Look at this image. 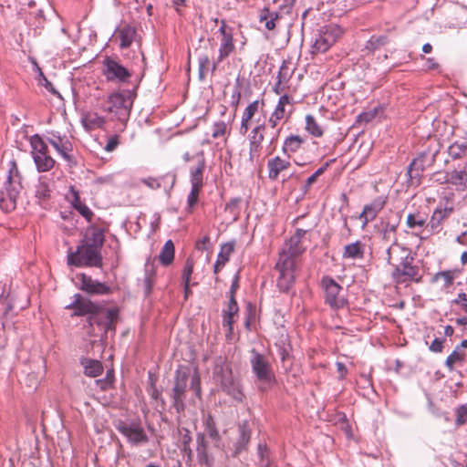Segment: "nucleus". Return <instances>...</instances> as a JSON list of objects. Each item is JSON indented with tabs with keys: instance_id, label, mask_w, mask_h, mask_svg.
I'll return each instance as SVG.
<instances>
[{
	"instance_id": "nucleus-10",
	"label": "nucleus",
	"mask_w": 467,
	"mask_h": 467,
	"mask_svg": "<svg viewBox=\"0 0 467 467\" xmlns=\"http://www.w3.org/2000/svg\"><path fill=\"white\" fill-rule=\"evenodd\" d=\"M342 33V29L336 25H327L321 27L316 35L311 47V53H325L337 42Z\"/></svg>"
},
{
	"instance_id": "nucleus-48",
	"label": "nucleus",
	"mask_w": 467,
	"mask_h": 467,
	"mask_svg": "<svg viewBox=\"0 0 467 467\" xmlns=\"http://www.w3.org/2000/svg\"><path fill=\"white\" fill-rule=\"evenodd\" d=\"M453 211L452 207L437 208L431 217V222L436 221V223H441L445 218H447Z\"/></svg>"
},
{
	"instance_id": "nucleus-56",
	"label": "nucleus",
	"mask_w": 467,
	"mask_h": 467,
	"mask_svg": "<svg viewBox=\"0 0 467 467\" xmlns=\"http://www.w3.org/2000/svg\"><path fill=\"white\" fill-rule=\"evenodd\" d=\"M400 248H406L405 246H402L399 244H390L388 248H387V251H386V254H387V264L389 265H392V254L393 253H397L399 252L400 253Z\"/></svg>"
},
{
	"instance_id": "nucleus-33",
	"label": "nucleus",
	"mask_w": 467,
	"mask_h": 467,
	"mask_svg": "<svg viewBox=\"0 0 467 467\" xmlns=\"http://www.w3.org/2000/svg\"><path fill=\"white\" fill-rule=\"evenodd\" d=\"M204 427H205V437L208 436L210 439H212L214 442L215 446H218L221 436L219 434V431L217 430L215 421L211 414H208L207 417L204 420Z\"/></svg>"
},
{
	"instance_id": "nucleus-38",
	"label": "nucleus",
	"mask_w": 467,
	"mask_h": 467,
	"mask_svg": "<svg viewBox=\"0 0 467 467\" xmlns=\"http://www.w3.org/2000/svg\"><path fill=\"white\" fill-rule=\"evenodd\" d=\"M258 100H255L245 109L242 119L241 132L245 133L248 130L249 123L258 110Z\"/></svg>"
},
{
	"instance_id": "nucleus-6",
	"label": "nucleus",
	"mask_w": 467,
	"mask_h": 467,
	"mask_svg": "<svg viewBox=\"0 0 467 467\" xmlns=\"http://www.w3.org/2000/svg\"><path fill=\"white\" fill-rule=\"evenodd\" d=\"M67 264L77 267H102L100 250L81 243L75 252H68Z\"/></svg>"
},
{
	"instance_id": "nucleus-20",
	"label": "nucleus",
	"mask_w": 467,
	"mask_h": 467,
	"mask_svg": "<svg viewBox=\"0 0 467 467\" xmlns=\"http://www.w3.org/2000/svg\"><path fill=\"white\" fill-rule=\"evenodd\" d=\"M192 159L196 160V167L192 169L191 183L192 186H197L202 188L203 186V172L206 167L205 158L203 152L201 151L194 155Z\"/></svg>"
},
{
	"instance_id": "nucleus-52",
	"label": "nucleus",
	"mask_w": 467,
	"mask_h": 467,
	"mask_svg": "<svg viewBox=\"0 0 467 467\" xmlns=\"http://www.w3.org/2000/svg\"><path fill=\"white\" fill-rule=\"evenodd\" d=\"M329 161H327L322 167L317 169L311 176H309L306 182V188H309L313 183L317 182L318 176L323 174L329 166Z\"/></svg>"
},
{
	"instance_id": "nucleus-36",
	"label": "nucleus",
	"mask_w": 467,
	"mask_h": 467,
	"mask_svg": "<svg viewBox=\"0 0 467 467\" xmlns=\"http://www.w3.org/2000/svg\"><path fill=\"white\" fill-rule=\"evenodd\" d=\"M389 43V36L387 35L372 36L366 43L365 49L368 52H375L382 47Z\"/></svg>"
},
{
	"instance_id": "nucleus-19",
	"label": "nucleus",
	"mask_w": 467,
	"mask_h": 467,
	"mask_svg": "<svg viewBox=\"0 0 467 467\" xmlns=\"http://www.w3.org/2000/svg\"><path fill=\"white\" fill-rule=\"evenodd\" d=\"M104 242V230L95 225H91L87 228L84 238L81 240L82 244L99 250H101Z\"/></svg>"
},
{
	"instance_id": "nucleus-50",
	"label": "nucleus",
	"mask_w": 467,
	"mask_h": 467,
	"mask_svg": "<svg viewBox=\"0 0 467 467\" xmlns=\"http://www.w3.org/2000/svg\"><path fill=\"white\" fill-rule=\"evenodd\" d=\"M241 199L234 198L231 200L225 206V212H229L232 214L234 220H236L239 214L238 209Z\"/></svg>"
},
{
	"instance_id": "nucleus-34",
	"label": "nucleus",
	"mask_w": 467,
	"mask_h": 467,
	"mask_svg": "<svg viewBox=\"0 0 467 467\" xmlns=\"http://www.w3.org/2000/svg\"><path fill=\"white\" fill-rule=\"evenodd\" d=\"M447 152L452 160H460L466 157L467 141H454L448 147Z\"/></svg>"
},
{
	"instance_id": "nucleus-24",
	"label": "nucleus",
	"mask_w": 467,
	"mask_h": 467,
	"mask_svg": "<svg viewBox=\"0 0 467 467\" xmlns=\"http://www.w3.org/2000/svg\"><path fill=\"white\" fill-rule=\"evenodd\" d=\"M116 34L120 40L119 47L121 49L130 47L137 36L136 28L130 25H124L118 28Z\"/></svg>"
},
{
	"instance_id": "nucleus-57",
	"label": "nucleus",
	"mask_w": 467,
	"mask_h": 467,
	"mask_svg": "<svg viewBox=\"0 0 467 467\" xmlns=\"http://www.w3.org/2000/svg\"><path fill=\"white\" fill-rule=\"evenodd\" d=\"M39 70V83L44 86L49 92L52 94H58V92L55 89L52 83L44 76L43 72L38 68Z\"/></svg>"
},
{
	"instance_id": "nucleus-27",
	"label": "nucleus",
	"mask_w": 467,
	"mask_h": 467,
	"mask_svg": "<svg viewBox=\"0 0 467 467\" xmlns=\"http://www.w3.org/2000/svg\"><path fill=\"white\" fill-rule=\"evenodd\" d=\"M290 163L280 157H275L268 161V177L271 180H275L281 171L288 168Z\"/></svg>"
},
{
	"instance_id": "nucleus-46",
	"label": "nucleus",
	"mask_w": 467,
	"mask_h": 467,
	"mask_svg": "<svg viewBox=\"0 0 467 467\" xmlns=\"http://www.w3.org/2000/svg\"><path fill=\"white\" fill-rule=\"evenodd\" d=\"M238 312V306H228L227 311H225L223 316V324L224 327H228L229 331L233 330V317Z\"/></svg>"
},
{
	"instance_id": "nucleus-51",
	"label": "nucleus",
	"mask_w": 467,
	"mask_h": 467,
	"mask_svg": "<svg viewBox=\"0 0 467 467\" xmlns=\"http://www.w3.org/2000/svg\"><path fill=\"white\" fill-rule=\"evenodd\" d=\"M456 425L467 424V404L460 406L456 410Z\"/></svg>"
},
{
	"instance_id": "nucleus-63",
	"label": "nucleus",
	"mask_w": 467,
	"mask_h": 467,
	"mask_svg": "<svg viewBox=\"0 0 467 467\" xmlns=\"http://www.w3.org/2000/svg\"><path fill=\"white\" fill-rule=\"evenodd\" d=\"M275 383V376L273 372L268 369L267 365L265 363V387L272 386Z\"/></svg>"
},
{
	"instance_id": "nucleus-31",
	"label": "nucleus",
	"mask_w": 467,
	"mask_h": 467,
	"mask_svg": "<svg viewBox=\"0 0 467 467\" xmlns=\"http://www.w3.org/2000/svg\"><path fill=\"white\" fill-rule=\"evenodd\" d=\"M386 201L382 197H377L370 203L366 204L363 208V214L368 215V219H375L378 213L384 208Z\"/></svg>"
},
{
	"instance_id": "nucleus-39",
	"label": "nucleus",
	"mask_w": 467,
	"mask_h": 467,
	"mask_svg": "<svg viewBox=\"0 0 467 467\" xmlns=\"http://www.w3.org/2000/svg\"><path fill=\"white\" fill-rule=\"evenodd\" d=\"M448 182L462 188V190L467 189V171H453L448 176Z\"/></svg>"
},
{
	"instance_id": "nucleus-54",
	"label": "nucleus",
	"mask_w": 467,
	"mask_h": 467,
	"mask_svg": "<svg viewBox=\"0 0 467 467\" xmlns=\"http://www.w3.org/2000/svg\"><path fill=\"white\" fill-rule=\"evenodd\" d=\"M201 190H202L201 187L192 186V190H191L190 194L188 195V200H187L189 207H192L193 205L196 204V202H198L199 193H200Z\"/></svg>"
},
{
	"instance_id": "nucleus-21",
	"label": "nucleus",
	"mask_w": 467,
	"mask_h": 467,
	"mask_svg": "<svg viewBox=\"0 0 467 467\" xmlns=\"http://www.w3.org/2000/svg\"><path fill=\"white\" fill-rule=\"evenodd\" d=\"M196 441V452L199 463L204 464L207 467H212L213 459L209 453V445L206 441L205 434L197 433Z\"/></svg>"
},
{
	"instance_id": "nucleus-37",
	"label": "nucleus",
	"mask_w": 467,
	"mask_h": 467,
	"mask_svg": "<svg viewBox=\"0 0 467 467\" xmlns=\"http://www.w3.org/2000/svg\"><path fill=\"white\" fill-rule=\"evenodd\" d=\"M275 347L277 348L281 360L284 361L288 357L291 350L288 335L282 333L279 339L275 342Z\"/></svg>"
},
{
	"instance_id": "nucleus-2",
	"label": "nucleus",
	"mask_w": 467,
	"mask_h": 467,
	"mask_svg": "<svg viewBox=\"0 0 467 467\" xmlns=\"http://www.w3.org/2000/svg\"><path fill=\"white\" fill-rule=\"evenodd\" d=\"M189 379L191 380L190 388L193 390L195 396L199 399L202 396L201 377L198 369L195 368L192 373L190 368L181 366L175 371L174 385L171 393L172 407L179 414L185 410L184 400Z\"/></svg>"
},
{
	"instance_id": "nucleus-1",
	"label": "nucleus",
	"mask_w": 467,
	"mask_h": 467,
	"mask_svg": "<svg viewBox=\"0 0 467 467\" xmlns=\"http://www.w3.org/2000/svg\"><path fill=\"white\" fill-rule=\"evenodd\" d=\"M287 249L279 254V259L275 264V269L279 272L277 286L280 291L287 292L295 284L298 269V257L306 251L297 237H290Z\"/></svg>"
},
{
	"instance_id": "nucleus-32",
	"label": "nucleus",
	"mask_w": 467,
	"mask_h": 467,
	"mask_svg": "<svg viewBox=\"0 0 467 467\" xmlns=\"http://www.w3.org/2000/svg\"><path fill=\"white\" fill-rule=\"evenodd\" d=\"M73 193L72 205L73 207L88 222L93 218L92 211L81 202L78 192L73 188L71 189Z\"/></svg>"
},
{
	"instance_id": "nucleus-22",
	"label": "nucleus",
	"mask_w": 467,
	"mask_h": 467,
	"mask_svg": "<svg viewBox=\"0 0 467 467\" xmlns=\"http://www.w3.org/2000/svg\"><path fill=\"white\" fill-rule=\"evenodd\" d=\"M424 158L425 154H421L417 158L413 159V161L410 163L407 170V175L409 177L408 182H410V184H420V176L422 171H424Z\"/></svg>"
},
{
	"instance_id": "nucleus-30",
	"label": "nucleus",
	"mask_w": 467,
	"mask_h": 467,
	"mask_svg": "<svg viewBox=\"0 0 467 467\" xmlns=\"http://www.w3.org/2000/svg\"><path fill=\"white\" fill-rule=\"evenodd\" d=\"M81 364L84 367V373L88 377L96 378L103 372V366L99 360L86 358L81 361Z\"/></svg>"
},
{
	"instance_id": "nucleus-64",
	"label": "nucleus",
	"mask_w": 467,
	"mask_h": 467,
	"mask_svg": "<svg viewBox=\"0 0 467 467\" xmlns=\"http://www.w3.org/2000/svg\"><path fill=\"white\" fill-rule=\"evenodd\" d=\"M246 309H247L248 315L245 319V327L248 329H251V325L254 318V307L252 306V304L249 303L246 306Z\"/></svg>"
},
{
	"instance_id": "nucleus-35",
	"label": "nucleus",
	"mask_w": 467,
	"mask_h": 467,
	"mask_svg": "<svg viewBox=\"0 0 467 467\" xmlns=\"http://www.w3.org/2000/svg\"><path fill=\"white\" fill-rule=\"evenodd\" d=\"M306 142V140L299 135H290L284 142L283 150L285 152H296L301 146Z\"/></svg>"
},
{
	"instance_id": "nucleus-40",
	"label": "nucleus",
	"mask_w": 467,
	"mask_h": 467,
	"mask_svg": "<svg viewBox=\"0 0 467 467\" xmlns=\"http://www.w3.org/2000/svg\"><path fill=\"white\" fill-rule=\"evenodd\" d=\"M466 353L460 349V347H456L455 349L448 356L445 366L449 370L453 369V366L456 363L462 364L465 360Z\"/></svg>"
},
{
	"instance_id": "nucleus-43",
	"label": "nucleus",
	"mask_w": 467,
	"mask_h": 467,
	"mask_svg": "<svg viewBox=\"0 0 467 467\" xmlns=\"http://www.w3.org/2000/svg\"><path fill=\"white\" fill-rule=\"evenodd\" d=\"M252 358H251V364L253 366V369L255 372L257 378L259 379H263V356L253 349L251 351Z\"/></svg>"
},
{
	"instance_id": "nucleus-7",
	"label": "nucleus",
	"mask_w": 467,
	"mask_h": 467,
	"mask_svg": "<svg viewBox=\"0 0 467 467\" xmlns=\"http://www.w3.org/2000/svg\"><path fill=\"white\" fill-rule=\"evenodd\" d=\"M214 379L222 390L237 401L243 400V391L239 381L234 377L232 369L226 365H216L214 368Z\"/></svg>"
},
{
	"instance_id": "nucleus-29",
	"label": "nucleus",
	"mask_w": 467,
	"mask_h": 467,
	"mask_svg": "<svg viewBox=\"0 0 467 467\" xmlns=\"http://www.w3.org/2000/svg\"><path fill=\"white\" fill-rule=\"evenodd\" d=\"M461 274V270L454 268L445 271H440L436 273L431 279L432 284L437 283L440 278L444 280V287H450L454 281V278L457 277Z\"/></svg>"
},
{
	"instance_id": "nucleus-26",
	"label": "nucleus",
	"mask_w": 467,
	"mask_h": 467,
	"mask_svg": "<svg viewBox=\"0 0 467 467\" xmlns=\"http://www.w3.org/2000/svg\"><path fill=\"white\" fill-rule=\"evenodd\" d=\"M342 257L345 259H362L364 257V244L360 241L345 245Z\"/></svg>"
},
{
	"instance_id": "nucleus-55",
	"label": "nucleus",
	"mask_w": 467,
	"mask_h": 467,
	"mask_svg": "<svg viewBox=\"0 0 467 467\" xmlns=\"http://www.w3.org/2000/svg\"><path fill=\"white\" fill-rule=\"evenodd\" d=\"M193 271V261L192 259H187L184 268H183V281L184 283H190V278Z\"/></svg>"
},
{
	"instance_id": "nucleus-3",
	"label": "nucleus",
	"mask_w": 467,
	"mask_h": 467,
	"mask_svg": "<svg viewBox=\"0 0 467 467\" xmlns=\"http://www.w3.org/2000/svg\"><path fill=\"white\" fill-rule=\"evenodd\" d=\"M400 260L399 264L392 265V272L390 274L392 281L396 285H403L409 283L420 284L423 279V272L415 263L410 249L400 248Z\"/></svg>"
},
{
	"instance_id": "nucleus-8",
	"label": "nucleus",
	"mask_w": 467,
	"mask_h": 467,
	"mask_svg": "<svg viewBox=\"0 0 467 467\" xmlns=\"http://www.w3.org/2000/svg\"><path fill=\"white\" fill-rule=\"evenodd\" d=\"M107 103L109 107L106 110L114 114L119 121L124 123L129 119L133 104L131 92L128 90L114 92L109 96Z\"/></svg>"
},
{
	"instance_id": "nucleus-44",
	"label": "nucleus",
	"mask_w": 467,
	"mask_h": 467,
	"mask_svg": "<svg viewBox=\"0 0 467 467\" xmlns=\"http://www.w3.org/2000/svg\"><path fill=\"white\" fill-rule=\"evenodd\" d=\"M426 224V219L419 213H410L407 217V225L410 229L422 230Z\"/></svg>"
},
{
	"instance_id": "nucleus-62",
	"label": "nucleus",
	"mask_w": 467,
	"mask_h": 467,
	"mask_svg": "<svg viewBox=\"0 0 467 467\" xmlns=\"http://www.w3.org/2000/svg\"><path fill=\"white\" fill-rule=\"evenodd\" d=\"M443 341L444 339L435 338L430 346V350L435 353L441 352L443 348Z\"/></svg>"
},
{
	"instance_id": "nucleus-17",
	"label": "nucleus",
	"mask_w": 467,
	"mask_h": 467,
	"mask_svg": "<svg viewBox=\"0 0 467 467\" xmlns=\"http://www.w3.org/2000/svg\"><path fill=\"white\" fill-rule=\"evenodd\" d=\"M220 33L223 36L220 49H219V57L217 62H214L212 67V71H214L217 64L222 61L223 58L228 57L234 50V45L233 40L232 33L226 31V26L224 22H223L222 26L219 29Z\"/></svg>"
},
{
	"instance_id": "nucleus-23",
	"label": "nucleus",
	"mask_w": 467,
	"mask_h": 467,
	"mask_svg": "<svg viewBox=\"0 0 467 467\" xmlns=\"http://www.w3.org/2000/svg\"><path fill=\"white\" fill-rule=\"evenodd\" d=\"M251 438V430L246 422L240 424L237 429V437L234 441V456L238 455L246 446Z\"/></svg>"
},
{
	"instance_id": "nucleus-15",
	"label": "nucleus",
	"mask_w": 467,
	"mask_h": 467,
	"mask_svg": "<svg viewBox=\"0 0 467 467\" xmlns=\"http://www.w3.org/2000/svg\"><path fill=\"white\" fill-rule=\"evenodd\" d=\"M67 308L74 310L72 316L81 317L86 315L91 316L99 308V306L77 294L75 300Z\"/></svg>"
},
{
	"instance_id": "nucleus-14",
	"label": "nucleus",
	"mask_w": 467,
	"mask_h": 467,
	"mask_svg": "<svg viewBox=\"0 0 467 467\" xmlns=\"http://www.w3.org/2000/svg\"><path fill=\"white\" fill-rule=\"evenodd\" d=\"M47 142L54 147V149L62 156L64 160L71 162L73 158L71 152L73 150L72 143L65 136L61 137L54 132L50 133L47 137Z\"/></svg>"
},
{
	"instance_id": "nucleus-25",
	"label": "nucleus",
	"mask_w": 467,
	"mask_h": 467,
	"mask_svg": "<svg viewBox=\"0 0 467 467\" xmlns=\"http://www.w3.org/2000/svg\"><path fill=\"white\" fill-rule=\"evenodd\" d=\"M292 69L285 62L278 67V72L276 77V82L273 86V90L277 94H281L285 89V85L290 79L292 76Z\"/></svg>"
},
{
	"instance_id": "nucleus-5",
	"label": "nucleus",
	"mask_w": 467,
	"mask_h": 467,
	"mask_svg": "<svg viewBox=\"0 0 467 467\" xmlns=\"http://www.w3.org/2000/svg\"><path fill=\"white\" fill-rule=\"evenodd\" d=\"M21 188V177L17 166L15 161H12L8 176L0 189V207L3 211L8 213L15 210Z\"/></svg>"
},
{
	"instance_id": "nucleus-53",
	"label": "nucleus",
	"mask_w": 467,
	"mask_h": 467,
	"mask_svg": "<svg viewBox=\"0 0 467 467\" xmlns=\"http://www.w3.org/2000/svg\"><path fill=\"white\" fill-rule=\"evenodd\" d=\"M452 305L459 306L461 310L467 313V294L461 292L457 296L451 300Z\"/></svg>"
},
{
	"instance_id": "nucleus-4",
	"label": "nucleus",
	"mask_w": 467,
	"mask_h": 467,
	"mask_svg": "<svg viewBox=\"0 0 467 467\" xmlns=\"http://www.w3.org/2000/svg\"><path fill=\"white\" fill-rule=\"evenodd\" d=\"M119 317V311L116 308H99L87 317V333L90 337L106 335L109 330H115V325Z\"/></svg>"
},
{
	"instance_id": "nucleus-9",
	"label": "nucleus",
	"mask_w": 467,
	"mask_h": 467,
	"mask_svg": "<svg viewBox=\"0 0 467 467\" xmlns=\"http://www.w3.org/2000/svg\"><path fill=\"white\" fill-rule=\"evenodd\" d=\"M30 144L36 170L39 172L50 171L55 166L56 161L49 155L46 142L39 135H34L30 139Z\"/></svg>"
},
{
	"instance_id": "nucleus-47",
	"label": "nucleus",
	"mask_w": 467,
	"mask_h": 467,
	"mask_svg": "<svg viewBox=\"0 0 467 467\" xmlns=\"http://www.w3.org/2000/svg\"><path fill=\"white\" fill-rule=\"evenodd\" d=\"M36 197L40 201H45L50 197V189L46 182L39 181L36 190Z\"/></svg>"
},
{
	"instance_id": "nucleus-13",
	"label": "nucleus",
	"mask_w": 467,
	"mask_h": 467,
	"mask_svg": "<svg viewBox=\"0 0 467 467\" xmlns=\"http://www.w3.org/2000/svg\"><path fill=\"white\" fill-rule=\"evenodd\" d=\"M104 67L103 73L109 81L128 82L131 77L126 67L109 57L104 60Z\"/></svg>"
},
{
	"instance_id": "nucleus-18",
	"label": "nucleus",
	"mask_w": 467,
	"mask_h": 467,
	"mask_svg": "<svg viewBox=\"0 0 467 467\" xmlns=\"http://www.w3.org/2000/svg\"><path fill=\"white\" fill-rule=\"evenodd\" d=\"M80 289L91 295H108L110 293V287L105 283L93 280L85 274L80 275Z\"/></svg>"
},
{
	"instance_id": "nucleus-12",
	"label": "nucleus",
	"mask_w": 467,
	"mask_h": 467,
	"mask_svg": "<svg viewBox=\"0 0 467 467\" xmlns=\"http://www.w3.org/2000/svg\"><path fill=\"white\" fill-rule=\"evenodd\" d=\"M249 140V159L259 166L258 177H261L262 164V141H263V125L255 126L248 134Z\"/></svg>"
},
{
	"instance_id": "nucleus-11",
	"label": "nucleus",
	"mask_w": 467,
	"mask_h": 467,
	"mask_svg": "<svg viewBox=\"0 0 467 467\" xmlns=\"http://www.w3.org/2000/svg\"><path fill=\"white\" fill-rule=\"evenodd\" d=\"M321 286L325 293V302L332 308L338 309L345 306L346 300L340 296L342 286L331 276L325 275L321 279Z\"/></svg>"
},
{
	"instance_id": "nucleus-16",
	"label": "nucleus",
	"mask_w": 467,
	"mask_h": 467,
	"mask_svg": "<svg viewBox=\"0 0 467 467\" xmlns=\"http://www.w3.org/2000/svg\"><path fill=\"white\" fill-rule=\"evenodd\" d=\"M118 430L133 444L148 441L147 434L139 424H121Z\"/></svg>"
},
{
	"instance_id": "nucleus-45",
	"label": "nucleus",
	"mask_w": 467,
	"mask_h": 467,
	"mask_svg": "<svg viewBox=\"0 0 467 467\" xmlns=\"http://www.w3.org/2000/svg\"><path fill=\"white\" fill-rule=\"evenodd\" d=\"M234 242H229V243H225V244H222L221 251L217 257V261L225 265L228 262L229 257H230L231 254L234 252Z\"/></svg>"
},
{
	"instance_id": "nucleus-41",
	"label": "nucleus",
	"mask_w": 467,
	"mask_h": 467,
	"mask_svg": "<svg viewBox=\"0 0 467 467\" xmlns=\"http://www.w3.org/2000/svg\"><path fill=\"white\" fill-rule=\"evenodd\" d=\"M306 130L314 137L320 138L323 136V130L317 124L315 118L308 114L306 116Z\"/></svg>"
},
{
	"instance_id": "nucleus-42",
	"label": "nucleus",
	"mask_w": 467,
	"mask_h": 467,
	"mask_svg": "<svg viewBox=\"0 0 467 467\" xmlns=\"http://www.w3.org/2000/svg\"><path fill=\"white\" fill-rule=\"evenodd\" d=\"M155 270L153 265H146V276L143 281L144 292L148 296L151 293L154 285Z\"/></svg>"
},
{
	"instance_id": "nucleus-49",
	"label": "nucleus",
	"mask_w": 467,
	"mask_h": 467,
	"mask_svg": "<svg viewBox=\"0 0 467 467\" xmlns=\"http://www.w3.org/2000/svg\"><path fill=\"white\" fill-rule=\"evenodd\" d=\"M280 18V16L277 13H270L268 10L265 8V26L272 30L275 27V21Z\"/></svg>"
},
{
	"instance_id": "nucleus-60",
	"label": "nucleus",
	"mask_w": 467,
	"mask_h": 467,
	"mask_svg": "<svg viewBox=\"0 0 467 467\" xmlns=\"http://www.w3.org/2000/svg\"><path fill=\"white\" fill-rule=\"evenodd\" d=\"M379 234H380V236H381L382 240H384V241H386L388 243H391V244H398L396 234H391V233H388L383 228L381 229Z\"/></svg>"
},
{
	"instance_id": "nucleus-59",
	"label": "nucleus",
	"mask_w": 467,
	"mask_h": 467,
	"mask_svg": "<svg viewBox=\"0 0 467 467\" xmlns=\"http://www.w3.org/2000/svg\"><path fill=\"white\" fill-rule=\"evenodd\" d=\"M226 130V124L223 121L216 122L213 125V137L218 138L224 135Z\"/></svg>"
},
{
	"instance_id": "nucleus-61",
	"label": "nucleus",
	"mask_w": 467,
	"mask_h": 467,
	"mask_svg": "<svg viewBox=\"0 0 467 467\" xmlns=\"http://www.w3.org/2000/svg\"><path fill=\"white\" fill-rule=\"evenodd\" d=\"M142 182L153 190L161 188V182L157 178L148 177L146 179H142Z\"/></svg>"
},
{
	"instance_id": "nucleus-28",
	"label": "nucleus",
	"mask_w": 467,
	"mask_h": 467,
	"mask_svg": "<svg viewBox=\"0 0 467 467\" xmlns=\"http://www.w3.org/2000/svg\"><path fill=\"white\" fill-rule=\"evenodd\" d=\"M175 248L171 240L166 241L164 244L158 259L163 266H168L172 264L174 259Z\"/></svg>"
},
{
	"instance_id": "nucleus-58",
	"label": "nucleus",
	"mask_w": 467,
	"mask_h": 467,
	"mask_svg": "<svg viewBox=\"0 0 467 467\" xmlns=\"http://www.w3.org/2000/svg\"><path fill=\"white\" fill-rule=\"evenodd\" d=\"M119 143V135H112L108 139V141L104 147L106 151H113Z\"/></svg>"
}]
</instances>
